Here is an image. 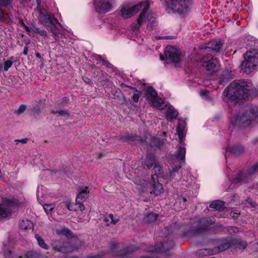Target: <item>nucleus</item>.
Instances as JSON below:
<instances>
[{"label":"nucleus","instance_id":"nucleus-1","mask_svg":"<svg viewBox=\"0 0 258 258\" xmlns=\"http://www.w3.org/2000/svg\"><path fill=\"white\" fill-rule=\"evenodd\" d=\"M252 88V84L250 82L243 80H235L227 87L224 93L230 100L236 101L247 97Z\"/></svg>","mask_w":258,"mask_h":258},{"label":"nucleus","instance_id":"nucleus-2","mask_svg":"<svg viewBox=\"0 0 258 258\" xmlns=\"http://www.w3.org/2000/svg\"><path fill=\"white\" fill-rule=\"evenodd\" d=\"M258 115V108L251 107L249 110L240 111L238 114L230 118L231 124L235 126L245 127L248 126Z\"/></svg>","mask_w":258,"mask_h":258},{"label":"nucleus","instance_id":"nucleus-3","mask_svg":"<svg viewBox=\"0 0 258 258\" xmlns=\"http://www.w3.org/2000/svg\"><path fill=\"white\" fill-rule=\"evenodd\" d=\"M192 5V0H168L164 2L166 11L169 14H186Z\"/></svg>","mask_w":258,"mask_h":258},{"label":"nucleus","instance_id":"nucleus-4","mask_svg":"<svg viewBox=\"0 0 258 258\" xmlns=\"http://www.w3.org/2000/svg\"><path fill=\"white\" fill-rule=\"evenodd\" d=\"M141 8H143L142 12L137 19V27L132 28L133 31H137L144 19L145 17V2L144 1L142 2L131 7L128 6H124L120 10L121 15L122 17L124 19H127L137 13Z\"/></svg>","mask_w":258,"mask_h":258},{"label":"nucleus","instance_id":"nucleus-5","mask_svg":"<svg viewBox=\"0 0 258 258\" xmlns=\"http://www.w3.org/2000/svg\"><path fill=\"white\" fill-rule=\"evenodd\" d=\"M243 57L244 60L241 64V70L247 74H249L254 70L258 63V50L249 49L243 54Z\"/></svg>","mask_w":258,"mask_h":258},{"label":"nucleus","instance_id":"nucleus-6","mask_svg":"<svg viewBox=\"0 0 258 258\" xmlns=\"http://www.w3.org/2000/svg\"><path fill=\"white\" fill-rule=\"evenodd\" d=\"M218 245L217 249H203L199 250V254H203L204 255H212L216 254L219 252H222L226 249L233 246V238L228 237L219 239L217 241Z\"/></svg>","mask_w":258,"mask_h":258},{"label":"nucleus","instance_id":"nucleus-7","mask_svg":"<svg viewBox=\"0 0 258 258\" xmlns=\"http://www.w3.org/2000/svg\"><path fill=\"white\" fill-rule=\"evenodd\" d=\"M146 100L157 109H163L166 106L164 101L158 96L156 91L152 87H146Z\"/></svg>","mask_w":258,"mask_h":258},{"label":"nucleus","instance_id":"nucleus-8","mask_svg":"<svg viewBox=\"0 0 258 258\" xmlns=\"http://www.w3.org/2000/svg\"><path fill=\"white\" fill-rule=\"evenodd\" d=\"M154 5L153 0H146V24L148 30H154L157 28L158 23L156 14L149 11Z\"/></svg>","mask_w":258,"mask_h":258},{"label":"nucleus","instance_id":"nucleus-9","mask_svg":"<svg viewBox=\"0 0 258 258\" xmlns=\"http://www.w3.org/2000/svg\"><path fill=\"white\" fill-rule=\"evenodd\" d=\"M52 249L56 252L66 253L72 252L74 248L69 241L62 240H52L51 242Z\"/></svg>","mask_w":258,"mask_h":258},{"label":"nucleus","instance_id":"nucleus-10","mask_svg":"<svg viewBox=\"0 0 258 258\" xmlns=\"http://www.w3.org/2000/svg\"><path fill=\"white\" fill-rule=\"evenodd\" d=\"M203 66L210 74L218 71L219 63L217 59L212 55L208 54L203 58Z\"/></svg>","mask_w":258,"mask_h":258},{"label":"nucleus","instance_id":"nucleus-11","mask_svg":"<svg viewBox=\"0 0 258 258\" xmlns=\"http://www.w3.org/2000/svg\"><path fill=\"white\" fill-rule=\"evenodd\" d=\"M213 223L214 221L209 218H202L198 220L196 222L195 225L191 227V232L194 234L204 232L207 230Z\"/></svg>","mask_w":258,"mask_h":258},{"label":"nucleus","instance_id":"nucleus-12","mask_svg":"<svg viewBox=\"0 0 258 258\" xmlns=\"http://www.w3.org/2000/svg\"><path fill=\"white\" fill-rule=\"evenodd\" d=\"M164 54L166 58L170 62L177 63L180 60V52L176 47L169 45L165 50Z\"/></svg>","mask_w":258,"mask_h":258},{"label":"nucleus","instance_id":"nucleus-13","mask_svg":"<svg viewBox=\"0 0 258 258\" xmlns=\"http://www.w3.org/2000/svg\"><path fill=\"white\" fill-rule=\"evenodd\" d=\"M258 169V162L253 165L249 169L247 174L240 172L233 179V183L240 184L242 182H246L251 178V176Z\"/></svg>","mask_w":258,"mask_h":258},{"label":"nucleus","instance_id":"nucleus-14","mask_svg":"<svg viewBox=\"0 0 258 258\" xmlns=\"http://www.w3.org/2000/svg\"><path fill=\"white\" fill-rule=\"evenodd\" d=\"M113 3V0H94L96 11L102 14H105L111 10Z\"/></svg>","mask_w":258,"mask_h":258},{"label":"nucleus","instance_id":"nucleus-15","mask_svg":"<svg viewBox=\"0 0 258 258\" xmlns=\"http://www.w3.org/2000/svg\"><path fill=\"white\" fill-rule=\"evenodd\" d=\"M17 200L9 199L0 204V218H5L12 213V207L17 204Z\"/></svg>","mask_w":258,"mask_h":258},{"label":"nucleus","instance_id":"nucleus-16","mask_svg":"<svg viewBox=\"0 0 258 258\" xmlns=\"http://www.w3.org/2000/svg\"><path fill=\"white\" fill-rule=\"evenodd\" d=\"M141 246L138 244H130L120 249L119 258H132L134 252L139 250Z\"/></svg>","mask_w":258,"mask_h":258},{"label":"nucleus","instance_id":"nucleus-17","mask_svg":"<svg viewBox=\"0 0 258 258\" xmlns=\"http://www.w3.org/2000/svg\"><path fill=\"white\" fill-rule=\"evenodd\" d=\"M174 245V242L172 240H169L163 243L156 244L154 249L150 250V251L155 252H166L173 248Z\"/></svg>","mask_w":258,"mask_h":258},{"label":"nucleus","instance_id":"nucleus-18","mask_svg":"<svg viewBox=\"0 0 258 258\" xmlns=\"http://www.w3.org/2000/svg\"><path fill=\"white\" fill-rule=\"evenodd\" d=\"M14 0H0V22H2L5 14L3 9L7 10L14 9Z\"/></svg>","mask_w":258,"mask_h":258},{"label":"nucleus","instance_id":"nucleus-19","mask_svg":"<svg viewBox=\"0 0 258 258\" xmlns=\"http://www.w3.org/2000/svg\"><path fill=\"white\" fill-rule=\"evenodd\" d=\"M78 194L76 197L77 203H83L89 197V191L87 186H82L78 189Z\"/></svg>","mask_w":258,"mask_h":258},{"label":"nucleus","instance_id":"nucleus-20","mask_svg":"<svg viewBox=\"0 0 258 258\" xmlns=\"http://www.w3.org/2000/svg\"><path fill=\"white\" fill-rule=\"evenodd\" d=\"M39 15L38 16V23L44 26L49 27L48 21L50 19L52 14L47 13L46 10L43 8H40Z\"/></svg>","mask_w":258,"mask_h":258},{"label":"nucleus","instance_id":"nucleus-21","mask_svg":"<svg viewBox=\"0 0 258 258\" xmlns=\"http://www.w3.org/2000/svg\"><path fill=\"white\" fill-rule=\"evenodd\" d=\"M223 43L222 41L220 39H213L210 42H209L208 43V46L204 48V49H208L211 50L218 52L221 49L223 46Z\"/></svg>","mask_w":258,"mask_h":258},{"label":"nucleus","instance_id":"nucleus-22","mask_svg":"<svg viewBox=\"0 0 258 258\" xmlns=\"http://www.w3.org/2000/svg\"><path fill=\"white\" fill-rule=\"evenodd\" d=\"M243 152L244 148L240 145L229 146L226 150L225 158H227V156H228L229 154H232L234 155H239Z\"/></svg>","mask_w":258,"mask_h":258},{"label":"nucleus","instance_id":"nucleus-23","mask_svg":"<svg viewBox=\"0 0 258 258\" xmlns=\"http://www.w3.org/2000/svg\"><path fill=\"white\" fill-rule=\"evenodd\" d=\"M120 249L119 243L112 242L110 244L107 251L112 256H117L119 258Z\"/></svg>","mask_w":258,"mask_h":258},{"label":"nucleus","instance_id":"nucleus-24","mask_svg":"<svg viewBox=\"0 0 258 258\" xmlns=\"http://www.w3.org/2000/svg\"><path fill=\"white\" fill-rule=\"evenodd\" d=\"M178 112L173 106H169L165 112L166 119L168 121H172L176 118Z\"/></svg>","mask_w":258,"mask_h":258},{"label":"nucleus","instance_id":"nucleus-25","mask_svg":"<svg viewBox=\"0 0 258 258\" xmlns=\"http://www.w3.org/2000/svg\"><path fill=\"white\" fill-rule=\"evenodd\" d=\"M234 246L239 249H244L247 247V243L245 241L242 240L239 238H233V246Z\"/></svg>","mask_w":258,"mask_h":258},{"label":"nucleus","instance_id":"nucleus-26","mask_svg":"<svg viewBox=\"0 0 258 258\" xmlns=\"http://www.w3.org/2000/svg\"><path fill=\"white\" fill-rule=\"evenodd\" d=\"M163 188L162 185L159 183H155L152 185V189L150 191L151 194H154L155 196L160 195L163 192Z\"/></svg>","mask_w":258,"mask_h":258},{"label":"nucleus","instance_id":"nucleus-27","mask_svg":"<svg viewBox=\"0 0 258 258\" xmlns=\"http://www.w3.org/2000/svg\"><path fill=\"white\" fill-rule=\"evenodd\" d=\"M51 113L56 115L57 117H70V114L69 111L66 109H56L52 110Z\"/></svg>","mask_w":258,"mask_h":258},{"label":"nucleus","instance_id":"nucleus-28","mask_svg":"<svg viewBox=\"0 0 258 258\" xmlns=\"http://www.w3.org/2000/svg\"><path fill=\"white\" fill-rule=\"evenodd\" d=\"M209 207L216 210H222L224 208V203L220 200H216L211 203Z\"/></svg>","mask_w":258,"mask_h":258},{"label":"nucleus","instance_id":"nucleus-29","mask_svg":"<svg viewBox=\"0 0 258 258\" xmlns=\"http://www.w3.org/2000/svg\"><path fill=\"white\" fill-rule=\"evenodd\" d=\"M33 227L32 222L28 219H23L20 223V228L22 229L27 230Z\"/></svg>","mask_w":258,"mask_h":258},{"label":"nucleus","instance_id":"nucleus-30","mask_svg":"<svg viewBox=\"0 0 258 258\" xmlns=\"http://www.w3.org/2000/svg\"><path fill=\"white\" fill-rule=\"evenodd\" d=\"M186 150L184 147H180L176 153V156L178 160L184 161Z\"/></svg>","mask_w":258,"mask_h":258},{"label":"nucleus","instance_id":"nucleus-31","mask_svg":"<svg viewBox=\"0 0 258 258\" xmlns=\"http://www.w3.org/2000/svg\"><path fill=\"white\" fill-rule=\"evenodd\" d=\"M35 237L37 241V243L38 245L42 248L48 250L49 248V246L48 245L46 244L44 241L43 238L41 237L38 234H36L35 235Z\"/></svg>","mask_w":258,"mask_h":258},{"label":"nucleus","instance_id":"nucleus-32","mask_svg":"<svg viewBox=\"0 0 258 258\" xmlns=\"http://www.w3.org/2000/svg\"><path fill=\"white\" fill-rule=\"evenodd\" d=\"M103 221L106 223L107 226H108L110 224H115L118 221V219H114L113 214H110L108 216L104 218Z\"/></svg>","mask_w":258,"mask_h":258},{"label":"nucleus","instance_id":"nucleus-33","mask_svg":"<svg viewBox=\"0 0 258 258\" xmlns=\"http://www.w3.org/2000/svg\"><path fill=\"white\" fill-rule=\"evenodd\" d=\"M48 25L49 26L52 25V26L55 27L56 28V26H59L61 29L63 28L62 25L58 21L57 19L55 18L53 14L51 15L48 21Z\"/></svg>","mask_w":258,"mask_h":258},{"label":"nucleus","instance_id":"nucleus-34","mask_svg":"<svg viewBox=\"0 0 258 258\" xmlns=\"http://www.w3.org/2000/svg\"><path fill=\"white\" fill-rule=\"evenodd\" d=\"M31 30L32 31H33L34 33L38 34L41 36L46 37L48 36L47 32L46 30L44 29H40L39 28L37 27L35 25H33V26L31 27Z\"/></svg>","mask_w":258,"mask_h":258},{"label":"nucleus","instance_id":"nucleus-35","mask_svg":"<svg viewBox=\"0 0 258 258\" xmlns=\"http://www.w3.org/2000/svg\"><path fill=\"white\" fill-rule=\"evenodd\" d=\"M60 27L56 26V28L54 26H52L50 28V31L52 33V35L53 37L54 40L57 41L59 38V34H60L58 32L60 30Z\"/></svg>","mask_w":258,"mask_h":258},{"label":"nucleus","instance_id":"nucleus-36","mask_svg":"<svg viewBox=\"0 0 258 258\" xmlns=\"http://www.w3.org/2000/svg\"><path fill=\"white\" fill-rule=\"evenodd\" d=\"M41 256L40 253L34 251H29L27 252L25 255V258H39ZM19 258H24L21 256L19 257Z\"/></svg>","mask_w":258,"mask_h":258},{"label":"nucleus","instance_id":"nucleus-37","mask_svg":"<svg viewBox=\"0 0 258 258\" xmlns=\"http://www.w3.org/2000/svg\"><path fill=\"white\" fill-rule=\"evenodd\" d=\"M135 136L130 135L122 136L120 138V140L123 142H132L136 140Z\"/></svg>","mask_w":258,"mask_h":258},{"label":"nucleus","instance_id":"nucleus-38","mask_svg":"<svg viewBox=\"0 0 258 258\" xmlns=\"http://www.w3.org/2000/svg\"><path fill=\"white\" fill-rule=\"evenodd\" d=\"M158 217V215L156 213H150L146 216V221L152 222L155 221Z\"/></svg>","mask_w":258,"mask_h":258},{"label":"nucleus","instance_id":"nucleus-39","mask_svg":"<svg viewBox=\"0 0 258 258\" xmlns=\"http://www.w3.org/2000/svg\"><path fill=\"white\" fill-rule=\"evenodd\" d=\"M163 142L159 138H154L152 140L151 146L160 147L162 146Z\"/></svg>","mask_w":258,"mask_h":258},{"label":"nucleus","instance_id":"nucleus-40","mask_svg":"<svg viewBox=\"0 0 258 258\" xmlns=\"http://www.w3.org/2000/svg\"><path fill=\"white\" fill-rule=\"evenodd\" d=\"M156 159L154 157H147L146 158V166L150 168L153 165Z\"/></svg>","mask_w":258,"mask_h":258},{"label":"nucleus","instance_id":"nucleus-41","mask_svg":"<svg viewBox=\"0 0 258 258\" xmlns=\"http://www.w3.org/2000/svg\"><path fill=\"white\" fill-rule=\"evenodd\" d=\"M223 76V78L221 80L222 83H223L224 82H228L229 79L232 78V75L230 74L228 72H225Z\"/></svg>","mask_w":258,"mask_h":258},{"label":"nucleus","instance_id":"nucleus-42","mask_svg":"<svg viewBox=\"0 0 258 258\" xmlns=\"http://www.w3.org/2000/svg\"><path fill=\"white\" fill-rule=\"evenodd\" d=\"M13 64V61L11 60H7L4 62V70L5 71H8L9 69L11 68Z\"/></svg>","mask_w":258,"mask_h":258},{"label":"nucleus","instance_id":"nucleus-43","mask_svg":"<svg viewBox=\"0 0 258 258\" xmlns=\"http://www.w3.org/2000/svg\"><path fill=\"white\" fill-rule=\"evenodd\" d=\"M53 204H45L43 206L44 210L47 213H50L54 209Z\"/></svg>","mask_w":258,"mask_h":258},{"label":"nucleus","instance_id":"nucleus-44","mask_svg":"<svg viewBox=\"0 0 258 258\" xmlns=\"http://www.w3.org/2000/svg\"><path fill=\"white\" fill-rule=\"evenodd\" d=\"M26 107V105L24 104H21L19 106V108L15 111V113L17 115H20L25 111Z\"/></svg>","mask_w":258,"mask_h":258},{"label":"nucleus","instance_id":"nucleus-45","mask_svg":"<svg viewBox=\"0 0 258 258\" xmlns=\"http://www.w3.org/2000/svg\"><path fill=\"white\" fill-rule=\"evenodd\" d=\"M98 58L103 62V65L105 66L108 69H112L113 66L110 63H109V61L103 59L100 55L99 56Z\"/></svg>","mask_w":258,"mask_h":258},{"label":"nucleus","instance_id":"nucleus-46","mask_svg":"<svg viewBox=\"0 0 258 258\" xmlns=\"http://www.w3.org/2000/svg\"><path fill=\"white\" fill-rule=\"evenodd\" d=\"M65 205L67 206V208H68V209L70 211H77V210L74 208V204H72L71 203H68V202H66L65 203Z\"/></svg>","mask_w":258,"mask_h":258},{"label":"nucleus","instance_id":"nucleus-47","mask_svg":"<svg viewBox=\"0 0 258 258\" xmlns=\"http://www.w3.org/2000/svg\"><path fill=\"white\" fill-rule=\"evenodd\" d=\"M61 233L63 234L66 236H69L71 233V231L68 228H64L61 230Z\"/></svg>","mask_w":258,"mask_h":258},{"label":"nucleus","instance_id":"nucleus-48","mask_svg":"<svg viewBox=\"0 0 258 258\" xmlns=\"http://www.w3.org/2000/svg\"><path fill=\"white\" fill-rule=\"evenodd\" d=\"M69 103V99L68 97L64 96L61 99V104H68Z\"/></svg>","mask_w":258,"mask_h":258},{"label":"nucleus","instance_id":"nucleus-49","mask_svg":"<svg viewBox=\"0 0 258 258\" xmlns=\"http://www.w3.org/2000/svg\"><path fill=\"white\" fill-rule=\"evenodd\" d=\"M28 141V139L27 138H24L21 140H15V142H16V144H18L19 143H22L23 144H26Z\"/></svg>","mask_w":258,"mask_h":258},{"label":"nucleus","instance_id":"nucleus-50","mask_svg":"<svg viewBox=\"0 0 258 258\" xmlns=\"http://www.w3.org/2000/svg\"><path fill=\"white\" fill-rule=\"evenodd\" d=\"M33 111L34 112L39 113L40 112V108L39 105L36 104L33 107Z\"/></svg>","mask_w":258,"mask_h":258},{"label":"nucleus","instance_id":"nucleus-51","mask_svg":"<svg viewBox=\"0 0 258 258\" xmlns=\"http://www.w3.org/2000/svg\"><path fill=\"white\" fill-rule=\"evenodd\" d=\"M139 95L138 94H134L133 100L135 102H137L139 100Z\"/></svg>","mask_w":258,"mask_h":258},{"label":"nucleus","instance_id":"nucleus-52","mask_svg":"<svg viewBox=\"0 0 258 258\" xmlns=\"http://www.w3.org/2000/svg\"><path fill=\"white\" fill-rule=\"evenodd\" d=\"M83 203H76L75 205H79V209L80 211H84L85 209V206L84 205L82 204Z\"/></svg>","mask_w":258,"mask_h":258},{"label":"nucleus","instance_id":"nucleus-53","mask_svg":"<svg viewBox=\"0 0 258 258\" xmlns=\"http://www.w3.org/2000/svg\"><path fill=\"white\" fill-rule=\"evenodd\" d=\"M161 169V168L159 166L155 165L154 167V170H155V172L157 173H159Z\"/></svg>","mask_w":258,"mask_h":258},{"label":"nucleus","instance_id":"nucleus-54","mask_svg":"<svg viewBox=\"0 0 258 258\" xmlns=\"http://www.w3.org/2000/svg\"><path fill=\"white\" fill-rule=\"evenodd\" d=\"M7 15H8L9 17V19H8L9 23H13V20L12 19V17L13 16L12 14H10V13H7Z\"/></svg>","mask_w":258,"mask_h":258},{"label":"nucleus","instance_id":"nucleus-55","mask_svg":"<svg viewBox=\"0 0 258 258\" xmlns=\"http://www.w3.org/2000/svg\"><path fill=\"white\" fill-rule=\"evenodd\" d=\"M28 51V47L27 46H25L24 48V50L23 52V54L27 55Z\"/></svg>","mask_w":258,"mask_h":258},{"label":"nucleus","instance_id":"nucleus-56","mask_svg":"<svg viewBox=\"0 0 258 258\" xmlns=\"http://www.w3.org/2000/svg\"><path fill=\"white\" fill-rule=\"evenodd\" d=\"M35 55L37 57H38L39 58H40L41 59V61H43L44 60V59L42 57H41V55L39 52H36L35 53Z\"/></svg>","mask_w":258,"mask_h":258},{"label":"nucleus","instance_id":"nucleus-57","mask_svg":"<svg viewBox=\"0 0 258 258\" xmlns=\"http://www.w3.org/2000/svg\"><path fill=\"white\" fill-rule=\"evenodd\" d=\"M19 23L20 24L21 26L22 27H24L26 26V25L25 24L24 21L22 20H21V19L19 20Z\"/></svg>","mask_w":258,"mask_h":258},{"label":"nucleus","instance_id":"nucleus-58","mask_svg":"<svg viewBox=\"0 0 258 258\" xmlns=\"http://www.w3.org/2000/svg\"><path fill=\"white\" fill-rule=\"evenodd\" d=\"M25 29V30L27 32H30L31 31H32L31 30V28H29L28 26H25L24 27Z\"/></svg>","mask_w":258,"mask_h":258},{"label":"nucleus","instance_id":"nucleus-59","mask_svg":"<svg viewBox=\"0 0 258 258\" xmlns=\"http://www.w3.org/2000/svg\"><path fill=\"white\" fill-rule=\"evenodd\" d=\"M138 189L142 191L143 192H144V187L142 186L141 185H138Z\"/></svg>","mask_w":258,"mask_h":258},{"label":"nucleus","instance_id":"nucleus-60","mask_svg":"<svg viewBox=\"0 0 258 258\" xmlns=\"http://www.w3.org/2000/svg\"><path fill=\"white\" fill-rule=\"evenodd\" d=\"M207 93V91H206V90H201V94L203 95H206Z\"/></svg>","mask_w":258,"mask_h":258},{"label":"nucleus","instance_id":"nucleus-61","mask_svg":"<svg viewBox=\"0 0 258 258\" xmlns=\"http://www.w3.org/2000/svg\"><path fill=\"white\" fill-rule=\"evenodd\" d=\"M178 133L180 137H181L183 136V132L180 131L179 129H178Z\"/></svg>","mask_w":258,"mask_h":258},{"label":"nucleus","instance_id":"nucleus-62","mask_svg":"<svg viewBox=\"0 0 258 258\" xmlns=\"http://www.w3.org/2000/svg\"><path fill=\"white\" fill-rule=\"evenodd\" d=\"M160 59L161 60L165 59V58L164 57L163 55L162 54H160Z\"/></svg>","mask_w":258,"mask_h":258},{"label":"nucleus","instance_id":"nucleus-63","mask_svg":"<svg viewBox=\"0 0 258 258\" xmlns=\"http://www.w3.org/2000/svg\"><path fill=\"white\" fill-rule=\"evenodd\" d=\"M37 3V8L40 6L41 2L40 0H36Z\"/></svg>","mask_w":258,"mask_h":258},{"label":"nucleus","instance_id":"nucleus-64","mask_svg":"<svg viewBox=\"0 0 258 258\" xmlns=\"http://www.w3.org/2000/svg\"><path fill=\"white\" fill-rule=\"evenodd\" d=\"M91 258H101L100 256H93Z\"/></svg>","mask_w":258,"mask_h":258}]
</instances>
